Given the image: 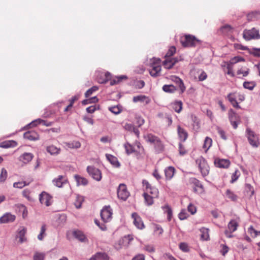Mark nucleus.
Returning a JSON list of instances; mask_svg holds the SVG:
<instances>
[{
  "mask_svg": "<svg viewBox=\"0 0 260 260\" xmlns=\"http://www.w3.org/2000/svg\"><path fill=\"white\" fill-rule=\"evenodd\" d=\"M177 61L178 60L175 58H171L170 59H167L164 61L163 65L165 68L170 69Z\"/></svg>",
  "mask_w": 260,
  "mask_h": 260,
  "instance_id": "28",
  "label": "nucleus"
},
{
  "mask_svg": "<svg viewBox=\"0 0 260 260\" xmlns=\"http://www.w3.org/2000/svg\"><path fill=\"white\" fill-rule=\"evenodd\" d=\"M172 107L177 113H180L182 109V103L181 101H176L172 104Z\"/></svg>",
  "mask_w": 260,
  "mask_h": 260,
  "instance_id": "31",
  "label": "nucleus"
},
{
  "mask_svg": "<svg viewBox=\"0 0 260 260\" xmlns=\"http://www.w3.org/2000/svg\"><path fill=\"white\" fill-rule=\"evenodd\" d=\"M118 198L122 200L126 201L129 196V193L124 184H120L117 190Z\"/></svg>",
  "mask_w": 260,
  "mask_h": 260,
  "instance_id": "8",
  "label": "nucleus"
},
{
  "mask_svg": "<svg viewBox=\"0 0 260 260\" xmlns=\"http://www.w3.org/2000/svg\"><path fill=\"white\" fill-rule=\"evenodd\" d=\"M153 229L154 233L158 235H161L164 232L162 228L158 224H154Z\"/></svg>",
  "mask_w": 260,
  "mask_h": 260,
  "instance_id": "49",
  "label": "nucleus"
},
{
  "mask_svg": "<svg viewBox=\"0 0 260 260\" xmlns=\"http://www.w3.org/2000/svg\"><path fill=\"white\" fill-rule=\"evenodd\" d=\"M228 229L231 232H234L237 229L238 223L236 220H232L228 224Z\"/></svg>",
  "mask_w": 260,
  "mask_h": 260,
  "instance_id": "33",
  "label": "nucleus"
},
{
  "mask_svg": "<svg viewBox=\"0 0 260 260\" xmlns=\"http://www.w3.org/2000/svg\"><path fill=\"white\" fill-rule=\"evenodd\" d=\"M8 173L7 170L5 168H2L0 174V183L4 182L7 179Z\"/></svg>",
  "mask_w": 260,
  "mask_h": 260,
  "instance_id": "47",
  "label": "nucleus"
},
{
  "mask_svg": "<svg viewBox=\"0 0 260 260\" xmlns=\"http://www.w3.org/2000/svg\"><path fill=\"white\" fill-rule=\"evenodd\" d=\"M214 164L216 167L220 168H227L230 165V162L228 159H215Z\"/></svg>",
  "mask_w": 260,
  "mask_h": 260,
  "instance_id": "18",
  "label": "nucleus"
},
{
  "mask_svg": "<svg viewBox=\"0 0 260 260\" xmlns=\"http://www.w3.org/2000/svg\"><path fill=\"white\" fill-rule=\"evenodd\" d=\"M143 197L145 199V203L148 206H151L153 204V198H155L156 197H153V196H150V194H147V193H143Z\"/></svg>",
  "mask_w": 260,
  "mask_h": 260,
  "instance_id": "32",
  "label": "nucleus"
},
{
  "mask_svg": "<svg viewBox=\"0 0 260 260\" xmlns=\"http://www.w3.org/2000/svg\"><path fill=\"white\" fill-rule=\"evenodd\" d=\"M17 232L18 234L17 235V238L19 239V242L21 243H22L26 241L27 239L25 237V235L27 232L26 228L24 226H21L18 229Z\"/></svg>",
  "mask_w": 260,
  "mask_h": 260,
  "instance_id": "17",
  "label": "nucleus"
},
{
  "mask_svg": "<svg viewBox=\"0 0 260 260\" xmlns=\"http://www.w3.org/2000/svg\"><path fill=\"white\" fill-rule=\"evenodd\" d=\"M84 201L83 197L80 195H77L76 201L75 202V206L76 208L79 209L82 206V202Z\"/></svg>",
  "mask_w": 260,
  "mask_h": 260,
  "instance_id": "40",
  "label": "nucleus"
},
{
  "mask_svg": "<svg viewBox=\"0 0 260 260\" xmlns=\"http://www.w3.org/2000/svg\"><path fill=\"white\" fill-rule=\"evenodd\" d=\"M229 117L230 120L237 119V115L234 110L231 109L229 111Z\"/></svg>",
  "mask_w": 260,
  "mask_h": 260,
  "instance_id": "60",
  "label": "nucleus"
},
{
  "mask_svg": "<svg viewBox=\"0 0 260 260\" xmlns=\"http://www.w3.org/2000/svg\"><path fill=\"white\" fill-rule=\"evenodd\" d=\"M162 89L164 91L169 93L174 92L176 90L175 87L172 85H165L162 87Z\"/></svg>",
  "mask_w": 260,
  "mask_h": 260,
  "instance_id": "43",
  "label": "nucleus"
},
{
  "mask_svg": "<svg viewBox=\"0 0 260 260\" xmlns=\"http://www.w3.org/2000/svg\"><path fill=\"white\" fill-rule=\"evenodd\" d=\"M160 60L158 58H153L150 63V69L149 70L150 75L154 77L159 76L160 74Z\"/></svg>",
  "mask_w": 260,
  "mask_h": 260,
  "instance_id": "4",
  "label": "nucleus"
},
{
  "mask_svg": "<svg viewBox=\"0 0 260 260\" xmlns=\"http://www.w3.org/2000/svg\"><path fill=\"white\" fill-rule=\"evenodd\" d=\"M45 253L44 252L36 251L34 255V260H44L45 258Z\"/></svg>",
  "mask_w": 260,
  "mask_h": 260,
  "instance_id": "45",
  "label": "nucleus"
},
{
  "mask_svg": "<svg viewBox=\"0 0 260 260\" xmlns=\"http://www.w3.org/2000/svg\"><path fill=\"white\" fill-rule=\"evenodd\" d=\"M237 98L238 93L236 92L230 93L227 95L228 100L231 103L233 106L236 108L240 109L241 107L237 101Z\"/></svg>",
  "mask_w": 260,
  "mask_h": 260,
  "instance_id": "16",
  "label": "nucleus"
},
{
  "mask_svg": "<svg viewBox=\"0 0 260 260\" xmlns=\"http://www.w3.org/2000/svg\"><path fill=\"white\" fill-rule=\"evenodd\" d=\"M87 171L89 175L94 180L100 181L102 179L101 171L93 166H88Z\"/></svg>",
  "mask_w": 260,
  "mask_h": 260,
  "instance_id": "10",
  "label": "nucleus"
},
{
  "mask_svg": "<svg viewBox=\"0 0 260 260\" xmlns=\"http://www.w3.org/2000/svg\"><path fill=\"white\" fill-rule=\"evenodd\" d=\"M74 178L77 182V185L78 186H79V185L85 186L88 183V181L87 180V179H86L84 177H81L80 175H75L74 176Z\"/></svg>",
  "mask_w": 260,
  "mask_h": 260,
  "instance_id": "25",
  "label": "nucleus"
},
{
  "mask_svg": "<svg viewBox=\"0 0 260 260\" xmlns=\"http://www.w3.org/2000/svg\"><path fill=\"white\" fill-rule=\"evenodd\" d=\"M24 138L31 141H36L39 139V135L35 131H28L24 134Z\"/></svg>",
  "mask_w": 260,
  "mask_h": 260,
  "instance_id": "19",
  "label": "nucleus"
},
{
  "mask_svg": "<svg viewBox=\"0 0 260 260\" xmlns=\"http://www.w3.org/2000/svg\"><path fill=\"white\" fill-rule=\"evenodd\" d=\"M200 72V74L199 75V80L200 81H203L206 80L207 78V74L203 70L199 71Z\"/></svg>",
  "mask_w": 260,
  "mask_h": 260,
  "instance_id": "58",
  "label": "nucleus"
},
{
  "mask_svg": "<svg viewBox=\"0 0 260 260\" xmlns=\"http://www.w3.org/2000/svg\"><path fill=\"white\" fill-rule=\"evenodd\" d=\"M144 249L148 252L152 253L155 251V248L152 245H146L144 247Z\"/></svg>",
  "mask_w": 260,
  "mask_h": 260,
  "instance_id": "64",
  "label": "nucleus"
},
{
  "mask_svg": "<svg viewBox=\"0 0 260 260\" xmlns=\"http://www.w3.org/2000/svg\"><path fill=\"white\" fill-rule=\"evenodd\" d=\"M133 101L135 103L140 102L145 103L146 104L150 102L149 98L144 95H139L134 96Z\"/></svg>",
  "mask_w": 260,
  "mask_h": 260,
  "instance_id": "24",
  "label": "nucleus"
},
{
  "mask_svg": "<svg viewBox=\"0 0 260 260\" xmlns=\"http://www.w3.org/2000/svg\"><path fill=\"white\" fill-rule=\"evenodd\" d=\"M180 249L183 252H188L189 251V247L188 244L184 242L180 243L179 244Z\"/></svg>",
  "mask_w": 260,
  "mask_h": 260,
  "instance_id": "55",
  "label": "nucleus"
},
{
  "mask_svg": "<svg viewBox=\"0 0 260 260\" xmlns=\"http://www.w3.org/2000/svg\"><path fill=\"white\" fill-rule=\"evenodd\" d=\"M127 79V77L125 75H121L120 76H118V77H116V79H113L111 81L110 85H115V84L120 82V81H121L123 79Z\"/></svg>",
  "mask_w": 260,
  "mask_h": 260,
  "instance_id": "46",
  "label": "nucleus"
},
{
  "mask_svg": "<svg viewBox=\"0 0 260 260\" xmlns=\"http://www.w3.org/2000/svg\"><path fill=\"white\" fill-rule=\"evenodd\" d=\"M16 219L15 215L11 213H6L0 217V223H7L13 222Z\"/></svg>",
  "mask_w": 260,
  "mask_h": 260,
  "instance_id": "13",
  "label": "nucleus"
},
{
  "mask_svg": "<svg viewBox=\"0 0 260 260\" xmlns=\"http://www.w3.org/2000/svg\"><path fill=\"white\" fill-rule=\"evenodd\" d=\"M175 81L176 83L178 84V87L180 88L181 93L183 92L185 90V87L184 85L182 80L178 77H176Z\"/></svg>",
  "mask_w": 260,
  "mask_h": 260,
  "instance_id": "44",
  "label": "nucleus"
},
{
  "mask_svg": "<svg viewBox=\"0 0 260 260\" xmlns=\"http://www.w3.org/2000/svg\"><path fill=\"white\" fill-rule=\"evenodd\" d=\"M212 140L209 137H207L204 142L203 148L205 149V151L207 152V151L210 148L212 145Z\"/></svg>",
  "mask_w": 260,
  "mask_h": 260,
  "instance_id": "38",
  "label": "nucleus"
},
{
  "mask_svg": "<svg viewBox=\"0 0 260 260\" xmlns=\"http://www.w3.org/2000/svg\"><path fill=\"white\" fill-rule=\"evenodd\" d=\"M98 89V87L97 86H93L90 89H89L88 90L86 91V92L85 93V96L86 98H88L90 95L92 94V93L95 91H96Z\"/></svg>",
  "mask_w": 260,
  "mask_h": 260,
  "instance_id": "53",
  "label": "nucleus"
},
{
  "mask_svg": "<svg viewBox=\"0 0 260 260\" xmlns=\"http://www.w3.org/2000/svg\"><path fill=\"white\" fill-rule=\"evenodd\" d=\"M90 260H109V257L105 253L98 252L91 257Z\"/></svg>",
  "mask_w": 260,
  "mask_h": 260,
  "instance_id": "29",
  "label": "nucleus"
},
{
  "mask_svg": "<svg viewBox=\"0 0 260 260\" xmlns=\"http://www.w3.org/2000/svg\"><path fill=\"white\" fill-rule=\"evenodd\" d=\"M248 232L252 237L255 238L257 236V231L255 230L252 226H250L248 229Z\"/></svg>",
  "mask_w": 260,
  "mask_h": 260,
  "instance_id": "54",
  "label": "nucleus"
},
{
  "mask_svg": "<svg viewBox=\"0 0 260 260\" xmlns=\"http://www.w3.org/2000/svg\"><path fill=\"white\" fill-rule=\"evenodd\" d=\"M106 157L107 160L113 167L119 168L120 166V164L118 161L116 157L109 154H106Z\"/></svg>",
  "mask_w": 260,
  "mask_h": 260,
  "instance_id": "21",
  "label": "nucleus"
},
{
  "mask_svg": "<svg viewBox=\"0 0 260 260\" xmlns=\"http://www.w3.org/2000/svg\"><path fill=\"white\" fill-rule=\"evenodd\" d=\"M175 169L173 167H168L165 170V176L167 179L170 180L174 176Z\"/></svg>",
  "mask_w": 260,
  "mask_h": 260,
  "instance_id": "27",
  "label": "nucleus"
},
{
  "mask_svg": "<svg viewBox=\"0 0 260 260\" xmlns=\"http://www.w3.org/2000/svg\"><path fill=\"white\" fill-rule=\"evenodd\" d=\"M68 146L72 148H79L81 147V144L79 141H73L69 143Z\"/></svg>",
  "mask_w": 260,
  "mask_h": 260,
  "instance_id": "56",
  "label": "nucleus"
},
{
  "mask_svg": "<svg viewBox=\"0 0 260 260\" xmlns=\"http://www.w3.org/2000/svg\"><path fill=\"white\" fill-rule=\"evenodd\" d=\"M191 182L195 186L193 188L194 191L197 192L198 189H200L201 191L203 190V186L199 180L193 178L191 179Z\"/></svg>",
  "mask_w": 260,
  "mask_h": 260,
  "instance_id": "30",
  "label": "nucleus"
},
{
  "mask_svg": "<svg viewBox=\"0 0 260 260\" xmlns=\"http://www.w3.org/2000/svg\"><path fill=\"white\" fill-rule=\"evenodd\" d=\"M245 59L243 57H240V56H236L233 58L230 61V62L232 64H235L236 63H238L239 62L241 61H244Z\"/></svg>",
  "mask_w": 260,
  "mask_h": 260,
  "instance_id": "52",
  "label": "nucleus"
},
{
  "mask_svg": "<svg viewBox=\"0 0 260 260\" xmlns=\"http://www.w3.org/2000/svg\"><path fill=\"white\" fill-rule=\"evenodd\" d=\"M52 197L47 192L43 191L39 197L40 202L42 204H44L46 206H49L51 204Z\"/></svg>",
  "mask_w": 260,
  "mask_h": 260,
  "instance_id": "12",
  "label": "nucleus"
},
{
  "mask_svg": "<svg viewBox=\"0 0 260 260\" xmlns=\"http://www.w3.org/2000/svg\"><path fill=\"white\" fill-rule=\"evenodd\" d=\"M145 139L147 142H149L154 145L155 150L158 153L163 151L164 148V145L158 137L152 134H148L145 137Z\"/></svg>",
  "mask_w": 260,
  "mask_h": 260,
  "instance_id": "2",
  "label": "nucleus"
},
{
  "mask_svg": "<svg viewBox=\"0 0 260 260\" xmlns=\"http://www.w3.org/2000/svg\"><path fill=\"white\" fill-rule=\"evenodd\" d=\"M196 163L198 164L202 175L203 176H207L209 172V167L206 160L203 157H200L196 160Z\"/></svg>",
  "mask_w": 260,
  "mask_h": 260,
  "instance_id": "6",
  "label": "nucleus"
},
{
  "mask_svg": "<svg viewBox=\"0 0 260 260\" xmlns=\"http://www.w3.org/2000/svg\"><path fill=\"white\" fill-rule=\"evenodd\" d=\"M17 143L14 141H5L0 144L2 148H9L10 147H14L16 146Z\"/></svg>",
  "mask_w": 260,
  "mask_h": 260,
  "instance_id": "35",
  "label": "nucleus"
},
{
  "mask_svg": "<svg viewBox=\"0 0 260 260\" xmlns=\"http://www.w3.org/2000/svg\"><path fill=\"white\" fill-rule=\"evenodd\" d=\"M255 85V83L253 82H244L243 83V87L249 90H252Z\"/></svg>",
  "mask_w": 260,
  "mask_h": 260,
  "instance_id": "50",
  "label": "nucleus"
},
{
  "mask_svg": "<svg viewBox=\"0 0 260 260\" xmlns=\"http://www.w3.org/2000/svg\"><path fill=\"white\" fill-rule=\"evenodd\" d=\"M240 172L238 170H236L232 176V180L231 181V183H233L236 181L239 178L240 176Z\"/></svg>",
  "mask_w": 260,
  "mask_h": 260,
  "instance_id": "61",
  "label": "nucleus"
},
{
  "mask_svg": "<svg viewBox=\"0 0 260 260\" xmlns=\"http://www.w3.org/2000/svg\"><path fill=\"white\" fill-rule=\"evenodd\" d=\"M142 183L145 187L144 193H147V194H150L153 197L157 198L158 197V190L156 188L152 186L146 180H143Z\"/></svg>",
  "mask_w": 260,
  "mask_h": 260,
  "instance_id": "7",
  "label": "nucleus"
},
{
  "mask_svg": "<svg viewBox=\"0 0 260 260\" xmlns=\"http://www.w3.org/2000/svg\"><path fill=\"white\" fill-rule=\"evenodd\" d=\"M46 151L52 155H56L60 153V149L54 145H51L47 147Z\"/></svg>",
  "mask_w": 260,
  "mask_h": 260,
  "instance_id": "23",
  "label": "nucleus"
},
{
  "mask_svg": "<svg viewBox=\"0 0 260 260\" xmlns=\"http://www.w3.org/2000/svg\"><path fill=\"white\" fill-rule=\"evenodd\" d=\"M162 208L164 212L167 213L168 220L170 221L172 216V211L171 208L168 205H166L162 207Z\"/></svg>",
  "mask_w": 260,
  "mask_h": 260,
  "instance_id": "41",
  "label": "nucleus"
},
{
  "mask_svg": "<svg viewBox=\"0 0 260 260\" xmlns=\"http://www.w3.org/2000/svg\"><path fill=\"white\" fill-rule=\"evenodd\" d=\"M112 209L110 206H105L101 211V216L104 222L111 220L112 215Z\"/></svg>",
  "mask_w": 260,
  "mask_h": 260,
  "instance_id": "9",
  "label": "nucleus"
},
{
  "mask_svg": "<svg viewBox=\"0 0 260 260\" xmlns=\"http://www.w3.org/2000/svg\"><path fill=\"white\" fill-rule=\"evenodd\" d=\"M243 36L245 40H258L260 39L259 30L255 27L250 29H245L243 32Z\"/></svg>",
  "mask_w": 260,
  "mask_h": 260,
  "instance_id": "5",
  "label": "nucleus"
},
{
  "mask_svg": "<svg viewBox=\"0 0 260 260\" xmlns=\"http://www.w3.org/2000/svg\"><path fill=\"white\" fill-rule=\"evenodd\" d=\"M246 136L250 145L254 147L257 148L259 145L258 136L249 128H246Z\"/></svg>",
  "mask_w": 260,
  "mask_h": 260,
  "instance_id": "3",
  "label": "nucleus"
},
{
  "mask_svg": "<svg viewBox=\"0 0 260 260\" xmlns=\"http://www.w3.org/2000/svg\"><path fill=\"white\" fill-rule=\"evenodd\" d=\"M245 190L247 192H250V196L254 194V190L253 187L249 184H246Z\"/></svg>",
  "mask_w": 260,
  "mask_h": 260,
  "instance_id": "62",
  "label": "nucleus"
},
{
  "mask_svg": "<svg viewBox=\"0 0 260 260\" xmlns=\"http://www.w3.org/2000/svg\"><path fill=\"white\" fill-rule=\"evenodd\" d=\"M109 110L112 113L115 114H118L120 113L121 110L118 106H113L109 108Z\"/></svg>",
  "mask_w": 260,
  "mask_h": 260,
  "instance_id": "59",
  "label": "nucleus"
},
{
  "mask_svg": "<svg viewBox=\"0 0 260 260\" xmlns=\"http://www.w3.org/2000/svg\"><path fill=\"white\" fill-rule=\"evenodd\" d=\"M177 132L180 141L184 142L188 137L187 132L180 126L178 125L177 127Z\"/></svg>",
  "mask_w": 260,
  "mask_h": 260,
  "instance_id": "22",
  "label": "nucleus"
},
{
  "mask_svg": "<svg viewBox=\"0 0 260 260\" xmlns=\"http://www.w3.org/2000/svg\"><path fill=\"white\" fill-rule=\"evenodd\" d=\"M46 231V227L45 224H43L41 228V231L40 234L38 235V239L42 241L44 237L46 236V234L45 233Z\"/></svg>",
  "mask_w": 260,
  "mask_h": 260,
  "instance_id": "42",
  "label": "nucleus"
},
{
  "mask_svg": "<svg viewBox=\"0 0 260 260\" xmlns=\"http://www.w3.org/2000/svg\"><path fill=\"white\" fill-rule=\"evenodd\" d=\"M180 42L182 45L185 47H190L196 46L200 44V41L197 39L194 36L186 35L181 37Z\"/></svg>",
  "mask_w": 260,
  "mask_h": 260,
  "instance_id": "1",
  "label": "nucleus"
},
{
  "mask_svg": "<svg viewBox=\"0 0 260 260\" xmlns=\"http://www.w3.org/2000/svg\"><path fill=\"white\" fill-rule=\"evenodd\" d=\"M124 147L125 148V151L127 154L132 153L134 151L133 146L128 143L124 144Z\"/></svg>",
  "mask_w": 260,
  "mask_h": 260,
  "instance_id": "48",
  "label": "nucleus"
},
{
  "mask_svg": "<svg viewBox=\"0 0 260 260\" xmlns=\"http://www.w3.org/2000/svg\"><path fill=\"white\" fill-rule=\"evenodd\" d=\"M34 157V155L31 153L25 152L19 157V160L24 164H26L30 161Z\"/></svg>",
  "mask_w": 260,
  "mask_h": 260,
  "instance_id": "20",
  "label": "nucleus"
},
{
  "mask_svg": "<svg viewBox=\"0 0 260 260\" xmlns=\"http://www.w3.org/2000/svg\"><path fill=\"white\" fill-rule=\"evenodd\" d=\"M68 182L66 176L59 175L57 177L52 180L53 185L57 187H62Z\"/></svg>",
  "mask_w": 260,
  "mask_h": 260,
  "instance_id": "11",
  "label": "nucleus"
},
{
  "mask_svg": "<svg viewBox=\"0 0 260 260\" xmlns=\"http://www.w3.org/2000/svg\"><path fill=\"white\" fill-rule=\"evenodd\" d=\"M249 70L248 68H241L237 71V74H242L243 77L247 76L249 74Z\"/></svg>",
  "mask_w": 260,
  "mask_h": 260,
  "instance_id": "51",
  "label": "nucleus"
},
{
  "mask_svg": "<svg viewBox=\"0 0 260 260\" xmlns=\"http://www.w3.org/2000/svg\"><path fill=\"white\" fill-rule=\"evenodd\" d=\"M132 217L134 219L133 223L139 229H143L144 228V223L141 218L136 213H133L132 214Z\"/></svg>",
  "mask_w": 260,
  "mask_h": 260,
  "instance_id": "14",
  "label": "nucleus"
},
{
  "mask_svg": "<svg viewBox=\"0 0 260 260\" xmlns=\"http://www.w3.org/2000/svg\"><path fill=\"white\" fill-rule=\"evenodd\" d=\"M201 233V238L204 240H208L209 238V230L205 228H202L200 229Z\"/></svg>",
  "mask_w": 260,
  "mask_h": 260,
  "instance_id": "36",
  "label": "nucleus"
},
{
  "mask_svg": "<svg viewBox=\"0 0 260 260\" xmlns=\"http://www.w3.org/2000/svg\"><path fill=\"white\" fill-rule=\"evenodd\" d=\"M55 221L54 225L55 226H60L63 225L67 220V216L65 214H57L54 217Z\"/></svg>",
  "mask_w": 260,
  "mask_h": 260,
  "instance_id": "15",
  "label": "nucleus"
},
{
  "mask_svg": "<svg viewBox=\"0 0 260 260\" xmlns=\"http://www.w3.org/2000/svg\"><path fill=\"white\" fill-rule=\"evenodd\" d=\"M221 249L220 250V252L222 255L224 256L229 251V248L226 245L224 244H221Z\"/></svg>",
  "mask_w": 260,
  "mask_h": 260,
  "instance_id": "63",
  "label": "nucleus"
},
{
  "mask_svg": "<svg viewBox=\"0 0 260 260\" xmlns=\"http://www.w3.org/2000/svg\"><path fill=\"white\" fill-rule=\"evenodd\" d=\"M247 17L248 21H256L260 20V12H252L247 15Z\"/></svg>",
  "mask_w": 260,
  "mask_h": 260,
  "instance_id": "26",
  "label": "nucleus"
},
{
  "mask_svg": "<svg viewBox=\"0 0 260 260\" xmlns=\"http://www.w3.org/2000/svg\"><path fill=\"white\" fill-rule=\"evenodd\" d=\"M188 215L185 210H182L178 214V217L180 220H184L187 218Z\"/></svg>",
  "mask_w": 260,
  "mask_h": 260,
  "instance_id": "57",
  "label": "nucleus"
},
{
  "mask_svg": "<svg viewBox=\"0 0 260 260\" xmlns=\"http://www.w3.org/2000/svg\"><path fill=\"white\" fill-rule=\"evenodd\" d=\"M75 237L81 242H85L87 240L85 235L81 231H76L74 232Z\"/></svg>",
  "mask_w": 260,
  "mask_h": 260,
  "instance_id": "34",
  "label": "nucleus"
},
{
  "mask_svg": "<svg viewBox=\"0 0 260 260\" xmlns=\"http://www.w3.org/2000/svg\"><path fill=\"white\" fill-rule=\"evenodd\" d=\"M226 197L232 201H236L237 199V196L230 189H227L225 192Z\"/></svg>",
  "mask_w": 260,
  "mask_h": 260,
  "instance_id": "39",
  "label": "nucleus"
},
{
  "mask_svg": "<svg viewBox=\"0 0 260 260\" xmlns=\"http://www.w3.org/2000/svg\"><path fill=\"white\" fill-rule=\"evenodd\" d=\"M233 28L229 25H225L221 27L220 31L221 32L225 35H229L231 32H232Z\"/></svg>",
  "mask_w": 260,
  "mask_h": 260,
  "instance_id": "37",
  "label": "nucleus"
}]
</instances>
